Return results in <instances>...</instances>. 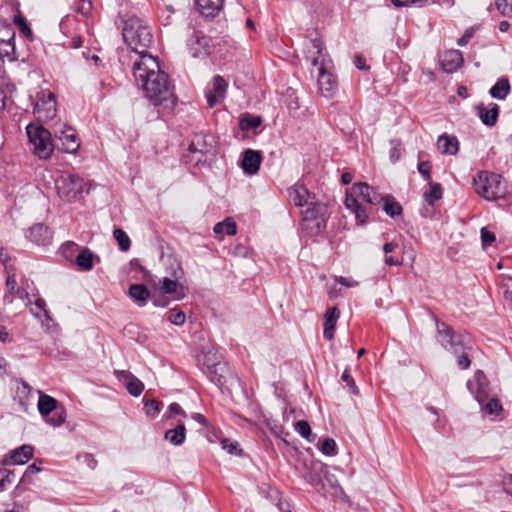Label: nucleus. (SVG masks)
<instances>
[{
    "label": "nucleus",
    "mask_w": 512,
    "mask_h": 512,
    "mask_svg": "<svg viewBox=\"0 0 512 512\" xmlns=\"http://www.w3.org/2000/svg\"><path fill=\"white\" fill-rule=\"evenodd\" d=\"M145 411L147 415H155L160 411V403L155 399H149L145 402Z\"/></svg>",
    "instance_id": "6e6d98bb"
},
{
    "label": "nucleus",
    "mask_w": 512,
    "mask_h": 512,
    "mask_svg": "<svg viewBox=\"0 0 512 512\" xmlns=\"http://www.w3.org/2000/svg\"><path fill=\"white\" fill-rule=\"evenodd\" d=\"M467 386L479 404L488 399V380L483 371H476L473 379L468 381Z\"/></svg>",
    "instance_id": "f3484780"
},
{
    "label": "nucleus",
    "mask_w": 512,
    "mask_h": 512,
    "mask_svg": "<svg viewBox=\"0 0 512 512\" xmlns=\"http://www.w3.org/2000/svg\"><path fill=\"white\" fill-rule=\"evenodd\" d=\"M487 402L485 403V401L480 404L482 406V408L488 413V414H499V412L502 410V406L499 402L498 399L496 398H491V399H487L486 400Z\"/></svg>",
    "instance_id": "c03bdc74"
},
{
    "label": "nucleus",
    "mask_w": 512,
    "mask_h": 512,
    "mask_svg": "<svg viewBox=\"0 0 512 512\" xmlns=\"http://www.w3.org/2000/svg\"><path fill=\"white\" fill-rule=\"evenodd\" d=\"M240 160H261V152L252 149H246L241 153Z\"/></svg>",
    "instance_id": "4d7b16f0"
},
{
    "label": "nucleus",
    "mask_w": 512,
    "mask_h": 512,
    "mask_svg": "<svg viewBox=\"0 0 512 512\" xmlns=\"http://www.w3.org/2000/svg\"><path fill=\"white\" fill-rule=\"evenodd\" d=\"M33 456V447L30 445H22L10 452L9 459L4 461L5 464H25Z\"/></svg>",
    "instance_id": "cd10ccee"
},
{
    "label": "nucleus",
    "mask_w": 512,
    "mask_h": 512,
    "mask_svg": "<svg viewBox=\"0 0 512 512\" xmlns=\"http://www.w3.org/2000/svg\"><path fill=\"white\" fill-rule=\"evenodd\" d=\"M435 322L438 343L457 357V364L460 369H468L471 365L469 351L472 349V341L469 334L457 332L437 318H435Z\"/></svg>",
    "instance_id": "f03ea898"
},
{
    "label": "nucleus",
    "mask_w": 512,
    "mask_h": 512,
    "mask_svg": "<svg viewBox=\"0 0 512 512\" xmlns=\"http://www.w3.org/2000/svg\"><path fill=\"white\" fill-rule=\"evenodd\" d=\"M289 201L297 207H306L304 220H313L317 218L319 212L322 210L320 204H316L311 200L309 191L304 185L295 184L288 189Z\"/></svg>",
    "instance_id": "9b49d317"
},
{
    "label": "nucleus",
    "mask_w": 512,
    "mask_h": 512,
    "mask_svg": "<svg viewBox=\"0 0 512 512\" xmlns=\"http://www.w3.org/2000/svg\"><path fill=\"white\" fill-rule=\"evenodd\" d=\"M54 136L58 141L55 144L58 150L72 155L79 150L81 142L73 127L65 123L56 124L54 127Z\"/></svg>",
    "instance_id": "f8f14e48"
},
{
    "label": "nucleus",
    "mask_w": 512,
    "mask_h": 512,
    "mask_svg": "<svg viewBox=\"0 0 512 512\" xmlns=\"http://www.w3.org/2000/svg\"><path fill=\"white\" fill-rule=\"evenodd\" d=\"M34 306L40 313H43L46 318H49L48 311L46 310V302L44 299H36L34 302Z\"/></svg>",
    "instance_id": "680f3d73"
},
{
    "label": "nucleus",
    "mask_w": 512,
    "mask_h": 512,
    "mask_svg": "<svg viewBox=\"0 0 512 512\" xmlns=\"http://www.w3.org/2000/svg\"><path fill=\"white\" fill-rule=\"evenodd\" d=\"M463 63V54L459 50L446 51L441 60L442 68L447 73L456 72L463 65Z\"/></svg>",
    "instance_id": "412c9836"
},
{
    "label": "nucleus",
    "mask_w": 512,
    "mask_h": 512,
    "mask_svg": "<svg viewBox=\"0 0 512 512\" xmlns=\"http://www.w3.org/2000/svg\"><path fill=\"white\" fill-rule=\"evenodd\" d=\"M26 238L36 245L46 246L52 242L53 232L42 223H37L28 229Z\"/></svg>",
    "instance_id": "6ab92c4d"
},
{
    "label": "nucleus",
    "mask_w": 512,
    "mask_h": 512,
    "mask_svg": "<svg viewBox=\"0 0 512 512\" xmlns=\"http://www.w3.org/2000/svg\"><path fill=\"white\" fill-rule=\"evenodd\" d=\"M417 170L426 181L432 182L430 162H418Z\"/></svg>",
    "instance_id": "5fc2aeb1"
},
{
    "label": "nucleus",
    "mask_w": 512,
    "mask_h": 512,
    "mask_svg": "<svg viewBox=\"0 0 512 512\" xmlns=\"http://www.w3.org/2000/svg\"><path fill=\"white\" fill-rule=\"evenodd\" d=\"M261 123L262 119L260 116L245 113L239 119V128L244 132L254 131Z\"/></svg>",
    "instance_id": "7c9ffc66"
},
{
    "label": "nucleus",
    "mask_w": 512,
    "mask_h": 512,
    "mask_svg": "<svg viewBox=\"0 0 512 512\" xmlns=\"http://www.w3.org/2000/svg\"><path fill=\"white\" fill-rule=\"evenodd\" d=\"M238 164L246 175L251 176L258 173L261 162H238Z\"/></svg>",
    "instance_id": "8fccbe9b"
},
{
    "label": "nucleus",
    "mask_w": 512,
    "mask_h": 512,
    "mask_svg": "<svg viewBox=\"0 0 512 512\" xmlns=\"http://www.w3.org/2000/svg\"><path fill=\"white\" fill-rule=\"evenodd\" d=\"M437 149L447 156L455 155L459 150V141L456 136L449 134H442L437 139Z\"/></svg>",
    "instance_id": "393cba45"
},
{
    "label": "nucleus",
    "mask_w": 512,
    "mask_h": 512,
    "mask_svg": "<svg viewBox=\"0 0 512 512\" xmlns=\"http://www.w3.org/2000/svg\"><path fill=\"white\" fill-rule=\"evenodd\" d=\"M133 76L138 86L145 92L146 98L154 106L173 109L177 102L168 75L160 70L158 60L152 55H143L135 59Z\"/></svg>",
    "instance_id": "f257e3e1"
},
{
    "label": "nucleus",
    "mask_w": 512,
    "mask_h": 512,
    "mask_svg": "<svg viewBox=\"0 0 512 512\" xmlns=\"http://www.w3.org/2000/svg\"><path fill=\"white\" fill-rule=\"evenodd\" d=\"M92 9V3L89 0H78L77 10L83 15H88Z\"/></svg>",
    "instance_id": "bf43d9fd"
},
{
    "label": "nucleus",
    "mask_w": 512,
    "mask_h": 512,
    "mask_svg": "<svg viewBox=\"0 0 512 512\" xmlns=\"http://www.w3.org/2000/svg\"><path fill=\"white\" fill-rule=\"evenodd\" d=\"M474 32H475L474 28H472V27L466 29L464 34L457 40V44L459 46L467 45L468 42L470 41V39L473 37Z\"/></svg>",
    "instance_id": "13d9d810"
},
{
    "label": "nucleus",
    "mask_w": 512,
    "mask_h": 512,
    "mask_svg": "<svg viewBox=\"0 0 512 512\" xmlns=\"http://www.w3.org/2000/svg\"><path fill=\"white\" fill-rule=\"evenodd\" d=\"M345 206L352 213H354L356 221L358 224H365L368 219V214L371 213L372 207L366 209L363 207L356 197H353V194H346L345 198Z\"/></svg>",
    "instance_id": "aec40b11"
},
{
    "label": "nucleus",
    "mask_w": 512,
    "mask_h": 512,
    "mask_svg": "<svg viewBox=\"0 0 512 512\" xmlns=\"http://www.w3.org/2000/svg\"><path fill=\"white\" fill-rule=\"evenodd\" d=\"M227 86L228 84L222 76L216 75L213 77L212 87L206 92L209 107L212 108L224 100Z\"/></svg>",
    "instance_id": "a211bd4d"
},
{
    "label": "nucleus",
    "mask_w": 512,
    "mask_h": 512,
    "mask_svg": "<svg viewBox=\"0 0 512 512\" xmlns=\"http://www.w3.org/2000/svg\"><path fill=\"white\" fill-rule=\"evenodd\" d=\"M327 473L326 468L321 466L319 471H313L308 474L307 481L317 490L324 489V483L321 478L322 474Z\"/></svg>",
    "instance_id": "4c0bfd02"
},
{
    "label": "nucleus",
    "mask_w": 512,
    "mask_h": 512,
    "mask_svg": "<svg viewBox=\"0 0 512 512\" xmlns=\"http://www.w3.org/2000/svg\"><path fill=\"white\" fill-rule=\"evenodd\" d=\"M341 379L343 382L346 383V385L349 387L350 392L353 395H359V389H358L357 385L355 384V381H354L353 377L351 376L350 370L348 368H346L343 371Z\"/></svg>",
    "instance_id": "de8ad7c7"
},
{
    "label": "nucleus",
    "mask_w": 512,
    "mask_h": 512,
    "mask_svg": "<svg viewBox=\"0 0 512 512\" xmlns=\"http://www.w3.org/2000/svg\"><path fill=\"white\" fill-rule=\"evenodd\" d=\"M15 474L7 469H0V491L12 484Z\"/></svg>",
    "instance_id": "49530a36"
},
{
    "label": "nucleus",
    "mask_w": 512,
    "mask_h": 512,
    "mask_svg": "<svg viewBox=\"0 0 512 512\" xmlns=\"http://www.w3.org/2000/svg\"><path fill=\"white\" fill-rule=\"evenodd\" d=\"M336 282L340 283L341 285L345 286V287H356L358 286V282L352 278H347V277H343V276H339V277H336Z\"/></svg>",
    "instance_id": "052dcab7"
},
{
    "label": "nucleus",
    "mask_w": 512,
    "mask_h": 512,
    "mask_svg": "<svg viewBox=\"0 0 512 512\" xmlns=\"http://www.w3.org/2000/svg\"><path fill=\"white\" fill-rule=\"evenodd\" d=\"M305 58L318 69V86L321 94L330 97L337 89L334 76L326 70V54L320 38H309L304 43Z\"/></svg>",
    "instance_id": "7ed1b4c3"
},
{
    "label": "nucleus",
    "mask_w": 512,
    "mask_h": 512,
    "mask_svg": "<svg viewBox=\"0 0 512 512\" xmlns=\"http://www.w3.org/2000/svg\"><path fill=\"white\" fill-rule=\"evenodd\" d=\"M85 462L87 463L88 467L91 469H95L97 466V461L91 454H85L84 456Z\"/></svg>",
    "instance_id": "69168bd1"
},
{
    "label": "nucleus",
    "mask_w": 512,
    "mask_h": 512,
    "mask_svg": "<svg viewBox=\"0 0 512 512\" xmlns=\"http://www.w3.org/2000/svg\"><path fill=\"white\" fill-rule=\"evenodd\" d=\"M511 86L507 77H501L497 82L490 88L489 94L492 98L497 100H504L509 95Z\"/></svg>",
    "instance_id": "c85d7f7f"
},
{
    "label": "nucleus",
    "mask_w": 512,
    "mask_h": 512,
    "mask_svg": "<svg viewBox=\"0 0 512 512\" xmlns=\"http://www.w3.org/2000/svg\"><path fill=\"white\" fill-rule=\"evenodd\" d=\"M199 13L206 18H214L222 10L224 0H195Z\"/></svg>",
    "instance_id": "4be33fe9"
},
{
    "label": "nucleus",
    "mask_w": 512,
    "mask_h": 512,
    "mask_svg": "<svg viewBox=\"0 0 512 512\" xmlns=\"http://www.w3.org/2000/svg\"><path fill=\"white\" fill-rule=\"evenodd\" d=\"M38 411L43 420L50 426L60 427L66 421V409L54 397L38 391Z\"/></svg>",
    "instance_id": "1a4fd4ad"
},
{
    "label": "nucleus",
    "mask_w": 512,
    "mask_h": 512,
    "mask_svg": "<svg viewBox=\"0 0 512 512\" xmlns=\"http://www.w3.org/2000/svg\"><path fill=\"white\" fill-rule=\"evenodd\" d=\"M6 286L9 291V295H5V301L12 302L13 301V295L14 293L18 292L19 289L17 288V281L15 279L14 274H8L7 280H6Z\"/></svg>",
    "instance_id": "a18cd8bd"
},
{
    "label": "nucleus",
    "mask_w": 512,
    "mask_h": 512,
    "mask_svg": "<svg viewBox=\"0 0 512 512\" xmlns=\"http://www.w3.org/2000/svg\"><path fill=\"white\" fill-rule=\"evenodd\" d=\"M477 115L481 122L488 126L493 127L498 120L499 106L495 103H490L488 106L479 105L476 107Z\"/></svg>",
    "instance_id": "5701e85b"
},
{
    "label": "nucleus",
    "mask_w": 512,
    "mask_h": 512,
    "mask_svg": "<svg viewBox=\"0 0 512 512\" xmlns=\"http://www.w3.org/2000/svg\"><path fill=\"white\" fill-rule=\"evenodd\" d=\"M222 448L226 450L231 455H239L242 450L239 448V444L235 441H230L229 439H223L221 441Z\"/></svg>",
    "instance_id": "3c124183"
},
{
    "label": "nucleus",
    "mask_w": 512,
    "mask_h": 512,
    "mask_svg": "<svg viewBox=\"0 0 512 512\" xmlns=\"http://www.w3.org/2000/svg\"><path fill=\"white\" fill-rule=\"evenodd\" d=\"M340 311L337 307H329L324 314L323 336L331 341L334 338V330L339 319Z\"/></svg>",
    "instance_id": "b1692460"
},
{
    "label": "nucleus",
    "mask_w": 512,
    "mask_h": 512,
    "mask_svg": "<svg viewBox=\"0 0 512 512\" xmlns=\"http://www.w3.org/2000/svg\"><path fill=\"white\" fill-rule=\"evenodd\" d=\"M382 203H383V210L385 211V213L394 218L396 216H399L402 214V206L400 205V203H398L393 196L391 195H385L383 196V200H382Z\"/></svg>",
    "instance_id": "2f4dec72"
},
{
    "label": "nucleus",
    "mask_w": 512,
    "mask_h": 512,
    "mask_svg": "<svg viewBox=\"0 0 512 512\" xmlns=\"http://www.w3.org/2000/svg\"><path fill=\"white\" fill-rule=\"evenodd\" d=\"M396 247L397 244L394 242L386 243L383 246V251L386 254L384 261L389 266H398L401 264V262L398 259H395L393 256H388V254L393 252Z\"/></svg>",
    "instance_id": "37998d69"
},
{
    "label": "nucleus",
    "mask_w": 512,
    "mask_h": 512,
    "mask_svg": "<svg viewBox=\"0 0 512 512\" xmlns=\"http://www.w3.org/2000/svg\"><path fill=\"white\" fill-rule=\"evenodd\" d=\"M55 184L59 197L69 203L81 200L83 194L88 193L91 187V184L85 183L74 174L61 175Z\"/></svg>",
    "instance_id": "0eeeda50"
},
{
    "label": "nucleus",
    "mask_w": 512,
    "mask_h": 512,
    "mask_svg": "<svg viewBox=\"0 0 512 512\" xmlns=\"http://www.w3.org/2000/svg\"><path fill=\"white\" fill-rule=\"evenodd\" d=\"M115 374L126 381V388L132 396L138 397L143 392L144 384L129 371L116 370Z\"/></svg>",
    "instance_id": "a878e982"
},
{
    "label": "nucleus",
    "mask_w": 512,
    "mask_h": 512,
    "mask_svg": "<svg viewBox=\"0 0 512 512\" xmlns=\"http://www.w3.org/2000/svg\"><path fill=\"white\" fill-rule=\"evenodd\" d=\"M429 185L430 188L424 192L423 197L429 205L433 206L436 201L442 198L443 190L439 183L430 182Z\"/></svg>",
    "instance_id": "72a5a7b5"
},
{
    "label": "nucleus",
    "mask_w": 512,
    "mask_h": 512,
    "mask_svg": "<svg viewBox=\"0 0 512 512\" xmlns=\"http://www.w3.org/2000/svg\"><path fill=\"white\" fill-rule=\"evenodd\" d=\"M168 320L177 326H182L185 323V313L177 308L170 309L167 313Z\"/></svg>",
    "instance_id": "a19ab883"
},
{
    "label": "nucleus",
    "mask_w": 512,
    "mask_h": 512,
    "mask_svg": "<svg viewBox=\"0 0 512 512\" xmlns=\"http://www.w3.org/2000/svg\"><path fill=\"white\" fill-rule=\"evenodd\" d=\"M475 191L488 201L502 198L505 188L502 183V176L496 173L481 171L473 180Z\"/></svg>",
    "instance_id": "6e6552de"
},
{
    "label": "nucleus",
    "mask_w": 512,
    "mask_h": 512,
    "mask_svg": "<svg viewBox=\"0 0 512 512\" xmlns=\"http://www.w3.org/2000/svg\"><path fill=\"white\" fill-rule=\"evenodd\" d=\"M503 489L507 494L512 496V475H507L504 477Z\"/></svg>",
    "instance_id": "e2e57ef3"
},
{
    "label": "nucleus",
    "mask_w": 512,
    "mask_h": 512,
    "mask_svg": "<svg viewBox=\"0 0 512 512\" xmlns=\"http://www.w3.org/2000/svg\"><path fill=\"white\" fill-rule=\"evenodd\" d=\"M213 231L215 234L225 233L227 235H235L237 232V226L232 218H226L224 221L217 223Z\"/></svg>",
    "instance_id": "c9c22d12"
},
{
    "label": "nucleus",
    "mask_w": 512,
    "mask_h": 512,
    "mask_svg": "<svg viewBox=\"0 0 512 512\" xmlns=\"http://www.w3.org/2000/svg\"><path fill=\"white\" fill-rule=\"evenodd\" d=\"M185 43L189 55L193 58L204 59L214 48L213 39L195 28L188 31Z\"/></svg>",
    "instance_id": "9d476101"
},
{
    "label": "nucleus",
    "mask_w": 512,
    "mask_h": 512,
    "mask_svg": "<svg viewBox=\"0 0 512 512\" xmlns=\"http://www.w3.org/2000/svg\"><path fill=\"white\" fill-rule=\"evenodd\" d=\"M13 391V400L18 404L20 411L28 413L33 397L32 387L24 380L16 379L13 382Z\"/></svg>",
    "instance_id": "dca6fc26"
},
{
    "label": "nucleus",
    "mask_w": 512,
    "mask_h": 512,
    "mask_svg": "<svg viewBox=\"0 0 512 512\" xmlns=\"http://www.w3.org/2000/svg\"><path fill=\"white\" fill-rule=\"evenodd\" d=\"M33 113L39 122H48L57 115V101L50 91H41L33 107Z\"/></svg>",
    "instance_id": "ddd939ff"
},
{
    "label": "nucleus",
    "mask_w": 512,
    "mask_h": 512,
    "mask_svg": "<svg viewBox=\"0 0 512 512\" xmlns=\"http://www.w3.org/2000/svg\"><path fill=\"white\" fill-rule=\"evenodd\" d=\"M318 448L326 456H335L337 454V444L332 438L320 440Z\"/></svg>",
    "instance_id": "58836bf2"
},
{
    "label": "nucleus",
    "mask_w": 512,
    "mask_h": 512,
    "mask_svg": "<svg viewBox=\"0 0 512 512\" xmlns=\"http://www.w3.org/2000/svg\"><path fill=\"white\" fill-rule=\"evenodd\" d=\"M497 10L505 17H512V0H496Z\"/></svg>",
    "instance_id": "09e8293b"
},
{
    "label": "nucleus",
    "mask_w": 512,
    "mask_h": 512,
    "mask_svg": "<svg viewBox=\"0 0 512 512\" xmlns=\"http://www.w3.org/2000/svg\"><path fill=\"white\" fill-rule=\"evenodd\" d=\"M165 440L174 446H180L186 439V427L184 423H178L175 428L168 429L164 434Z\"/></svg>",
    "instance_id": "c756f323"
},
{
    "label": "nucleus",
    "mask_w": 512,
    "mask_h": 512,
    "mask_svg": "<svg viewBox=\"0 0 512 512\" xmlns=\"http://www.w3.org/2000/svg\"><path fill=\"white\" fill-rule=\"evenodd\" d=\"M480 234L483 247L491 246L496 241L495 234L486 227L481 228Z\"/></svg>",
    "instance_id": "603ef678"
},
{
    "label": "nucleus",
    "mask_w": 512,
    "mask_h": 512,
    "mask_svg": "<svg viewBox=\"0 0 512 512\" xmlns=\"http://www.w3.org/2000/svg\"><path fill=\"white\" fill-rule=\"evenodd\" d=\"M113 236L122 251H127L130 248L131 242L125 231L117 228L113 231Z\"/></svg>",
    "instance_id": "ea45409f"
},
{
    "label": "nucleus",
    "mask_w": 512,
    "mask_h": 512,
    "mask_svg": "<svg viewBox=\"0 0 512 512\" xmlns=\"http://www.w3.org/2000/svg\"><path fill=\"white\" fill-rule=\"evenodd\" d=\"M128 295L139 307H144L151 298V292L144 284H131Z\"/></svg>",
    "instance_id": "bb28decb"
},
{
    "label": "nucleus",
    "mask_w": 512,
    "mask_h": 512,
    "mask_svg": "<svg viewBox=\"0 0 512 512\" xmlns=\"http://www.w3.org/2000/svg\"><path fill=\"white\" fill-rule=\"evenodd\" d=\"M181 415L182 417L186 418L187 417V414L186 412L182 409V407L178 404V403H171L168 407V410L167 412L165 413L164 417L166 418H171L173 415Z\"/></svg>",
    "instance_id": "864d4df0"
},
{
    "label": "nucleus",
    "mask_w": 512,
    "mask_h": 512,
    "mask_svg": "<svg viewBox=\"0 0 512 512\" xmlns=\"http://www.w3.org/2000/svg\"><path fill=\"white\" fill-rule=\"evenodd\" d=\"M153 304L156 307H165L168 305V301L163 297H154L153 298Z\"/></svg>",
    "instance_id": "338daca9"
},
{
    "label": "nucleus",
    "mask_w": 512,
    "mask_h": 512,
    "mask_svg": "<svg viewBox=\"0 0 512 512\" xmlns=\"http://www.w3.org/2000/svg\"><path fill=\"white\" fill-rule=\"evenodd\" d=\"M197 362L203 373L220 389L228 383L229 377H232L227 363L214 348L202 351L197 357Z\"/></svg>",
    "instance_id": "39448f33"
},
{
    "label": "nucleus",
    "mask_w": 512,
    "mask_h": 512,
    "mask_svg": "<svg viewBox=\"0 0 512 512\" xmlns=\"http://www.w3.org/2000/svg\"><path fill=\"white\" fill-rule=\"evenodd\" d=\"M191 418H192L194 421H196V422H198L199 424H201L202 426H204V427H207V426H208V421H207L206 417H205L204 415L200 414V413H193V414L191 415Z\"/></svg>",
    "instance_id": "0e129e2a"
},
{
    "label": "nucleus",
    "mask_w": 512,
    "mask_h": 512,
    "mask_svg": "<svg viewBox=\"0 0 512 512\" xmlns=\"http://www.w3.org/2000/svg\"><path fill=\"white\" fill-rule=\"evenodd\" d=\"M13 23L15 26H17L22 36L27 38L29 41L33 40V31L30 25L27 23L26 19L20 13L14 16Z\"/></svg>",
    "instance_id": "f704fd0d"
},
{
    "label": "nucleus",
    "mask_w": 512,
    "mask_h": 512,
    "mask_svg": "<svg viewBox=\"0 0 512 512\" xmlns=\"http://www.w3.org/2000/svg\"><path fill=\"white\" fill-rule=\"evenodd\" d=\"M122 35L124 42L138 55L137 59L143 55H149L147 50L153 41V36L143 20L136 16L128 18L124 23Z\"/></svg>",
    "instance_id": "20e7f679"
},
{
    "label": "nucleus",
    "mask_w": 512,
    "mask_h": 512,
    "mask_svg": "<svg viewBox=\"0 0 512 512\" xmlns=\"http://www.w3.org/2000/svg\"><path fill=\"white\" fill-rule=\"evenodd\" d=\"M346 194H353V197L361 198L362 201L369 204L370 207L377 206L382 203L383 195L379 194L373 187L367 183H355Z\"/></svg>",
    "instance_id": "2eb2a0df"
},
{
    "label": "nucleus",
    "mask_w": 512,
    "mask_h": 512,
    "mask_svg": "<svg viewBox=\"0 0 512 512\" xmlns=\"http://www.w3.org/2000/svg\"><path fill=\"white\" fill-rule=\"evenodd\" d=\"M178 287V282L176 280L170 279L168 277H164L159 281V289L164 294H172L176 292Z\"/></svg>",
    "instance_id": "79ce46f5"
},
{
    "label": "nucleus",
    "mask_w": 512,
    "mask_h": 512,
    "mask_svg": "<svg viewBox=\"0 0 512 512\" xmlns=\"http://www.w3.org/2000/svg\"><path fill=\"white\" fill-rule=\"evenodd\" d=\"M82 43H83L82 38L80 36H75L71 40L70 47L77 49L82 46Z\"/></svg>",
    "instance_id": "774afa93"
},
{
    "label": "nucleus",
    "mask_w": 512,
    "mask_h": 512,
    "mask_svg": "<svg viewBox=\"0 0 512 512\" xmlns=\"http://www.w3.org/2000/svg\"><path fill=\"white\" fill-rule=\"evenodd\" d=\"M295 431L300 434L304 439L309 442H314L316 439V435H314L311 431V427L309 423L305 420H299L294 424Z\"/></svg>",
    "instance_id": "e433bc0d"
},
{
    "label": "nucleus",
    "mask_w": 512,
    "mask_h": 512,
    "mask_svg": "<svg viewBox=\"0 0 512 512\" xmlns=\"http://www.w3.org/2000/svg\"><path fill=\"white\" fill-rule=\"evenodd\" d=\"M0 59L14 62L18 59L15 45V30L5 21H0Z\"/></svg>",
    "instance_id": "4468645a"
},
{
    "label": "nucleus",
    "mask_w": 512,
    "mask_h": 512,
    "mask_svg": "<svg viewBox=\"0 0 512 512\" xmlns=\"http://www.w3.org/2000/svg\"><path fill=\"white\" fill-rule=\"evenodd\" d=\"M26 133L34 154L38 156L39 159H49L55 148L51 132L42 124L30 123L26 126Z\"/></svg>",
    "instance_id": "423d86ee"
},
{
    "label": "nucleus",
    "mask_w": 512,
    "mask_h": 512,
    "mask_svg": "<svg viewBox=\"0 0 512 512\" xmlns=\"http://www.w3.org/2000/svg\"><path fill=\"white\" fill-rule=\"evenodd\" d=\"M94 254L88 248H83L76 257V264L82 271H90L93 268Z\"/></svg>",
    "instance_id": "473e14b6"
}]
</instances>
